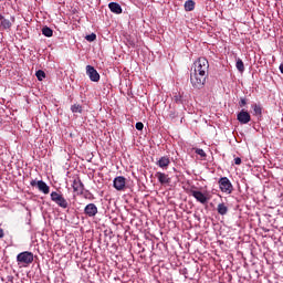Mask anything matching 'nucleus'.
<instances>
[{
  "label": "nucleus",
  "mask_w": 283,
  "mask_h": 283,
  "mask_svg": "<svg viewBox=\"0 0 283 283\" xmlns=\"http://www.w3.org/2000/svg\"><path fill=\"white\" fill-rule=\"evenodd\" d=\"M190 82L195 90H202V87H205V83H207V75L191 71Z\"/></svg>",
  "instance_id": "1"
},
{
  "label": "nucleus",
  "mask_w": 283,
  "mask_h": 283,
  "mask_svg": "<svg viewBox=\"0 0 283 283\" xmlns=\"http://www.w3.org/2000/svg\"><path fill=\"white\" fill-rule=\"evenodd\" d=\"M199 74H203L207 76L209 72V61L206 57H199L195 63H193V71Z\"/></svg>",
  "instance_id": "2"
},
{
  "label": "nucleus",
  "mask_w": 283,
  "mask_h": 283,
  "mask_svg": "<svg viewBox=\"0 0 283 283\" xmlns=\"http://www.w3.org/2000/svg\"><path fill=\"white\" fill-rule=\"evenodd\" d=\"M51 200H52V202H55V205H57V207H61V209H67V207H70L67 199L65 197H63V193H61V192L52 191Z\"/></svg>",
  "instance_id": "3"
},
{
  "label": "nucleus",
  "mask_w": 283,
  "mask_h": 283,
  "mask_svg": "<svg viewBox=\"0 0 283 283\" xmlns=\"http://www.w3.org/2000/svg\"><path fill=\"white\" fill-rule=\"evenodd\" d=\"M17 262L19 264H32L34 262V254L29 251L21 252L17 255Z\"/></svg>",
  "instance_id": "4"
},
{
  "label": "nucleus",
  "mask_w": 283,
  "mask_h": 283,
  "mask_svg": "<svg viewBox=\"0 0 283 283\" xmlns=\"http://www.w3.org/2000/svg\"><path fill=\"white\" fill-rule=\"evenodd\" d=\"M219 189L223 192V193H232L233 192V185L231 184V180H229V178L227 177H221L219 179Z\"/></svg>",
  "instance_id": "5"
},
{
  "label": "nucleus",
  "mask_w": 283,
  "mask_h": 283,
  "mask_svg": "<svg viewBox=\"0 0 283 283\" xmlns=\"http://www.w3.org/2000/svg\"><path fill=\"white\" fill-rule=\"evenodd\" d=\"M86 74L93 83H98L101 81V74H98V71L92 65L86 66Z\"/></svg>",
  "instance_id": "6"
},
{
  "label": "nucleus",
  "mask_w": 283,
  "mask_h": 283,
  "mask_svg": "<svg viewBox=\"0 0 283 283\" xmlns=\"http://www.w3.org/2000/svg\"><path fill=\"white\" fill-rule=\"evenodd\" d=\"M31 187H38L39 191H41L44 195L50 193V186H48V184H45V181L43 180H31L30 182Z\"/></svg>",
  "instance_id": "7"
},
{
  "label": "nucleus",
  "mask_w": 283,
  "mask_h": 283,
  "mask_svg": "<svg viewBox=\"0 0 283 283\" xmlns=\"http://www.w3.org/2000/svg\"><path fill=\"white\" fill-rule=\"evenodd\" d=\"M125 185H127V179L123 176H118L113 180V187L117 191H124L125 190Z\"/></svg>",
  "instance_id": "8"
},
{
  "label": "nucleus",
  "mask_w": 283,
  "mask_h": 283,
  "mask_svg": "<svg viewBox=\"0 0 283 283\" xmlns=\"http://www.w3.org/2000/svg\"><path fill=\"white\" fill-rule=\"evenodd\" d=\"M190 196H193V198L197 200V202H200L201 205H207V202H209V197H207L201 191L191 190Z\"/></svg>",
  "instance_id": "9"
},
{
  "label": "nucleus",
  "mask_w": 283,
  "mask_h": 283,
  "mask_svg": "<svg viewBox=\"0 0 283 283\" xmlns=\"http://www.w3.org/2000/svg\"><path fill=\"white\" fill-rule=\"evenodd\" d=\"M237 119L239 120V123H241V125H247V124L251 123V115L247 111H241L237 115Z\"/></svg>",
  "instance_id": "10"
},
{
  "label": "nucleus",
  "mask_w": 283,
  "mask_h": 283,
  "mask_svg": "<svg viewBox=\"0 0 283 283\" xmlns=\"http://www.w3.org/2000/svg\"><path fill=\"white\" fill-rule=\"evenodd\" d=\"M84 213L86 216H88V218H94V216H96V213H98V208L96 207V205L94 203H88L85 208H84Z\"/></svg>",
  "instance_id": "11"
},
{
  "label": "nucleus",
  "mask_w": 283,
  "mask_h": 283,
  "mask_svg": "<svg viewBox=\"0 0 283 283\" xmlns=\"http://www.w3.org/2000/svg\"><path fill=\"white\" fill-rule=\"evenodd\" d=\"M72 187H73V191L77 193V196H81V193H83L84 186H83V181H81L80 178H75L73 180Z\"/></svg>",
  "instance_id": "12"
},
{
  "label": "nucleus",
  "mask_w": 283,
  "mask_h": 283,
  "mask_svg": "<svg viewBox=\"0 0 283 283\" xmlns=\"http://www.w3.org/2000/svg\"><path fill=\"white\" fill-rule=\"evenodd\" d=\"M155 176L160 182V185H169V182H171V178H169V175L165 172H156Z\"/></svg>",
  "instance_id": "13"
},
{
  "label": "nucleus",
  "mask_w": 283,
  "mask_h": 283,
  "mask_svg": "<svg viewBox=\"0 0 283 283\" xmlns=\"http://www.w3.org/2000/svg\"><path fill=\"white\" fill-rule=\"evenodd\" d=\"M156 165L159 166L160 169H167L169 165H171V160L169 159V157L164 156L156 163Z\"/></svg>",
  "instance_id": "14"
},
{
  "label": "nucleus",
  "mask_w": 283,
  "mask_h": 283,
  "mask_svg": "<svg viewBox=\"0 0 283 283\" xmlns=\"http://www.w3.org/2000/svg\"><path fill=\"white\" fill-rule=\"evenodd\" d=\"M108 8L111 12H114V14H123V8L117 2H111Z\"/></svg>",
  "instance_id": "15"
},
{
  "label": "nucleus",
  "mask_w": 283,
  "mask_h": 283,
  "mask_svg": "<svg viewBox=\"0 0 283 283\" xmlns=\"http://www.w3.org/2000/svg\"><path fill=\"white\" fill-rule=\"evenodd\" d=\"M0 28H2V30H10V28H12V22L6 19L2 14H0Z\"/></svg>",
  "instance_id": "16"
},
{
  "label": "nucleus",
  "mask_w": 283,
  "mask_h": 283,
  "mask_svg": "<svg viewBox=\"0 0 283 283\" xmlns=\"http://www.w3.org/2000/svg\"><path fill=\"white\" fill-rule=\"evenodd\" d=\"M217 211L220 216H227L229 208H227L224 203H219L217 207Z\"/></svg>",
  "instance_id": "17"
},
{
  "label": "nucleus",
  "mask_w": 283,
  "mask_h": 283,
  "mask_svg": "<svg viewBox=\"0 0 283 283\" xmlns=\"http://www.w3.org/2000/svg\"><path fill=\"white\" fill-rule=\"evenodd\" d=\"M195 8H196V2H193V0H187L185 2V10L187 12H191Z\"/></svg>",
  "instance_id": "18"
},
{
  "label": "nucleus",
  "mask_w": 283,
  "mask_h": 283,
  "mask_svg": "<svg viewBox=\"0 0 283 283\" xmlns=\"http://www.w3.org/2000/svg\"><path fill=\"white\" fill-rule=\"evenodd\" d=\"M71 112L73 114H83V106H81L80 104H74L71 106Z\"/></svg>",
  "instance_id": "19"
},
{
  "label": "nucleus",
  "mask_w": 283,
  "mask_h": 283,
  "mask_svg": "<svg viewBox=\"0 0 283 283\" xmlns=\"http://www.w3.org/2000/svg\"><path fill=\"white\" fill-rule=\"evenodd\" d=\"M42 34H43L44 36L50 38V36H52V34H54V31H52V30L50 29V27H44V28L42 29Z\"/></svg>",
  "instance_id": "20"
},
{
  "label": "nucleus",
  "mask_w": 283,
  "mask_h": 283,
  "mask_svg": "<svg viewBox=\"0 0 283 283\" xmlns=\"http://www.w3.org/2000/svg\"><path fill=\"white\" fill-rule=\"evenodd\" d=\"M252 109L255 116H260L262 114V106H260L259 104H253Z\"/></svg>",
  "instance_id": "21"
},
{
  "label": "nucleus",
  "mask_w": 283,
  "mask_h": 283,
  "mask_svg": "<svg viewBox=\"0 0 283 283\" xmlns=\"http://www.w3.org/2000/svg\"><path fill=\"white\" fill-rule=\"evenodd\" d=\"M235 67H237V70H239L240 72H244V62H242V60L238 59V60H237Z\"/></svg>",
  "instance_id": "22"
},
{
  "label": "nucleus",
  "mask_w": 283,
  "mask_h": 283,
  "mask_svg": "<svg viewBox=\"0 0 283 283\" xmlns=\"http://www.w3.org/2000/svg\"><path fill=\"white\" fill-rule=\"evenodd\" d=\"M195 151L200 158H207V153L202 148H197Z\"/></svg>",
  "instance_id": "23"
},
{
  "label": "nucleus",
  "mask_w": 283,
  "mask_h": 283,
  "mask_svg": "<svg viewBox=\"0 0 283 283\" xmlns=\"http://www.w3.org/2000/svg\"><path fill=\"white\" fill-rule=\"evenodd\" d=\"M35 75H36L38 81H43V78H45V72H43V71H41V70H39V71L35 73Z\"/></svg>",
  "instance_id": "24"
},
{
  "label": "nucleus",
  "mask_w": 283,
  "mask_h": 283,
  "mask_svg": "<svg viewBox=\"0 0 283 283\" xmlns=\"http://www.w3.org/2000/svg\"><path fill=\"white\" fill-rule=\"evenodd\" d=\"M85 39H86V41L92 43L93 41H96V34L95 33H91V34L86 35Z\"/></svg>",
  "instance_id": "25"
},
{
  "label": "nucleus",
  "mask_w": 283,
  "mask_h": 283,
  "mask_svg": "<svg viewBox=\"0 0 283 283\" xmlns=\"http://www.w3.org/2000/svg\"><path fill=\"white\" fill-rule=\"evenodd\" d=\"M135 127L138 132H143V127H145V125L142 122H138L136 123Z\"/></svg>",
  "instance_id": "26"
},
{
  "label": "nucleus",
  "mask_w": 283,
  "mask_h": 283,
  "mask_svg": "<svg viewBox=\"0 0 283 283\" xmlns=\"http://www.w3.org/2000/svg\"><path fill=\"white\" fill-rule=\"evenodd\" d=\"M240 107H244V105H247V99L245 98H241L239 102Z\"/></svg>",
  "instance_id": "27"
},
{
  "label": "nucleus",
  "mask_w": 283,
  "mask_h": 283,
  "mask_svg": "<svg viewBox=\"0 0 283 283\" xmlns=\"http://www.w3.org/2000/svg\"><path fill=\"white\" fill-rule=\"evenodd\" d=\"M234 165H242V159L240 157L234 158Z\"/></svg>",
  "instance_id": "28"
},
{
  "label": "nucleus",
  "mask_w": 283,
  "mask_h": 283,
  "mask_svg": "<svg viewBox=\"0 0 283 283\" xmlns=\"http://www.w3.org/2000/svg\"><path fill=\"white\" fill-rule=\"evenodd\" d=\"M279 70H280V72H281V74H283V64H281V65L279 66Z\"/></svg>",
  "instance_id": "29"
},
{
  "label": "nucleus",
  "mask_w": 283,
  "mask_h": 283,
  "mask_svg": "<svg viewBox=\"0 0 283 283\" xmlns=\"http://www.w3.org/2000/svg\"><path fill=\"white\" fill-rule=\"evenodd\" d=\"M0 238H3V229L0 228Z\"/></svg>",
  "instance_id": "30"
}]
</instances>
